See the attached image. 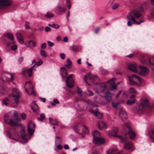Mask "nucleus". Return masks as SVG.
I'll return each instance as SVG.
<instances>
[{
  "label": "nucleus",
  "instance_id": "nucleus-1",
  "mask_svg": "<svg viewBox=\"0 0 154 154\" xmlns=\"http://www.w3.org/2000/svg\"><path fill=\"white\" fill-rule=\"evenodd\" d=\"M122 125V129L125 131V134L127 135L128 134L130 139H134L135 137V133L132 131L129 124L125 122Z\"/></svg>",
  "mask_w": 154,
  "mask_h": 154
},
{
  "label": "nucleus",
  "instance_id": "nucleus-2",
  "mask_svg": "<svg viewBox=\"0 0 154 154\" xmlns=\"http://www.w3.org/2000/svg\"><path fill=\"white\" fill-rule=\"evenodd\" d=\"M143 11V8L142 7H140L139 8L138 11L135 10L129 12L127 16V18L130 19V17H131V19H133V18H134V17L138 18L141 16L140 12Z\"/></svg>",
  "mask_w": 154,
  "mask_h": 154
},
{
  "label": "nucleus",
  "instance_id": "nucleus-3",
  "mask_svg": "<svg viewBox=\"0 0 154 154\" xmlns=\"http://www.w3.org/2000/svg\"><path fill=\"white\" fill-rule=\"evenodd\" d=\"M99 80V79L96 75H92L90 73H89L87 75L85 76V81L88 85L90 84L88 83L87 80H89L91 83L95 84L96 83V82L97 81Z\"/></svg>",
  "mask_w": 154,
  "mask_h": 154
},
{
  "label": "nucleus",
  "instance_id": "nucleus-4",
  "mask_svg": "<svg viewBox=\"0 0 154 154\" xmlns=\"http://www.w3.org/2000/svg\"><path fill=\"white\" fill-rule=\"evenodd\" d=\"M33 86L30 82H27L25 85V91L29 95L33 94L34 96H36V94L33 90Z\"/></svg>",
  "mask_w": 154,
  "mask_h": 154
},
{
  "label": "nucleus",
  "instance_id": "nucleus-5",
  "mask_svg": "<svg viewBox=\"0 0 154 154\" xmlns=\"http://www.w3.org/2000/svg\"><path fill=\"white\" fill-rule=\"evenodd\" d=\"M12 96L14 98V104L15 105L13 106L14 107H16L18 104L19 102V99L20 96V93L19 91L16 88L13 89Z\"/></svg>",
  "mask_w": 154,
  "mask_h": 154
},
{
  "label": "nucleus",
  "instance_id": "nucleus-6",
  "mask_svg": "<svg viewBox=\"0 0 154 154\" xmlns=\"http://www.w3.org/2000/svg\"><path fill=\"white\" fill-rule=\"evenodd\" d=\"M2 76V79L3 81L10 82L14 79L13 75L10 73L3 72Z\"/></svg>",
  "mask_w": 154,
  "mask_h": 154
},
{
  "label": "nucleus",
  "instance_id": "nucleus-7",
  "mask_svg": "<svg viewBox=\"0 0 154 154\" xmlns=\"http://www.w3.org/2000/svg\"><path fill=\"white\" fill-rule=\"evenodd\" d=\"M97 91L96 92L100 94L104 93L105 91L107 89V87L104 83H100L97 84Z\"/></svg>",
  "mask_w": 154,
  "mask_h": 154
},
{
  "label": "nucleus",
  "instance_id": "nucleus-8",
  "mask_svg": "<svg viewBox=\"0 0 154 154\" xmlns=\"http://www.w3.org/2000/svg\"><path fill=\"white\" fill-rule=\"evenodd\" d=\"M35 125L31 121H29L28 125L27 131L29 134L32 135L35 130Z\"/></svg>",
  "mask_w": 154,
  "mask_h": 154
},
{
  "label": "nucleus",
  "instance_id": "nucleus-9",
  "mask_svg": "<svg viewBox=\"0 0 154 154\" xmlns=\"http://www.w3.org/2000/svg\"><path fill=\"white\" fill-rule=\"evenodd\" d=\"M12 4L11 0H0V9H3L10 6Z\"/></svg>",
  "mask_w": 154,
  "mask_h": 154
},
{
  "label": "nucleus",
  "instance_id": "nucleus-10",
  "mask_svg": "<svg viewBox=\"0 0 154 154\" xmlns=\"http://www.w3.org/2000/svg\"><path fill=\"white\" fill-rule=\"evenodd\" d=\"M20 133L22 139L24 140L25 142H27L30 139L29 135L25 133V130L24 128H22L20 131Z\"/></svg>",
  "mask_w": 154,
  "mask_h": 154
},
{
  "label": "nucleus",
  "instance_id": "nucleus-11",
  "mask_svg": "<svg viewBox=\"0 0 154 154\" xmlns=\"http://www.w3.org/2000/svg\"><path fill=\"white\" fill-rule=\"evenodd\" d=\"M72 75V74L69 75L67 78L66 80V85L69 88H72L74 86V81L71 78Z\"/></svg>",
  "mask_w": 154,
  "mask_h": 154
},
{
  "label": "nucleus",
  "instance_id": "nucleus-12",
  "mask_svg": "<svg viewBox=\"0 0 154 154\" xmlns=\"http://www.w3.org/2000/svg\"><path fill=\"white\" fill-rule=\"evenodd\" d=\"M55 11L58 15H61L65 12L66 8L62 7L59 5L55 8Z\"/></svg>",
  "mask_w": 154,
  "mask_h": 154
},
{
  "label": "nucleus",
  "instance_id": "nucleus-13",
  "mask_svg": "<svg viewBox=\"0 0 154 154\" xmlns=\"http://www.w3.org/2000/svg\"><path fill=\"white\" fill-rule=\"evenodd\" d=\"M118 132V128L117 127H113L112 128V131L108 133V135L109 137H118L119 136L116 135Z\"/></svg>",
  "mask_w": 154,
  "mask_h": 154
},
{
  "label": "nucleus",
  "instance_id": "nucleus-14",
  "mask_svg": "<svg viewBox=\"0 0 154 154\" xmlns=\"http://www.w3.org/2000/svg\"><path fill=\"white\" fill-rule=\"evenodd\" d=\"M103 97H105L106 100L108 103H110L112 100V96L111 93L109 91H107L103 93Z\"/></svg>",
  "mask_w": 154,
  "mask_h": 154
},
{
  "label": "nucleus",
  "instance_id": "nucleus-15",
  "mask_svg": "<svg viewBox=\"0 0 154 154\" xmlns=\"http://www.w3.org/2000/svg\"><path fill=\"white\" fill-rule=\"evenodd\" d=\"M122 108L121 107L119 116L121 119L122 122H123L127 119V115L126 112L122 110Z\"/></svg>",
  "mask_w": 154,
  "mask_h": 154
},
{
  "label": "nucleus",
  "instance_id": "nucleus-16",
  "mask_svg": "<svg viewBox=\"0 0 154 154\" xmlns=\"http://www.w3.org/2000/svg\"><path fill=\"white\" fill-rule=\"evenodd\" d=\"M125 148L130 151H133L134 148L133 144L130 142H127L124 145Z\"/></svg>",
  "mask_w": 154,
  "mask_h": 154
},
{
  "label": "nucleus",
  "instance_id": "nucleus-17",
  "mask_svg": "<svg viewBox=\"0 0 154 154\" xmlns=\"http://www.w3.org/2000/svg\"><path fill=\"white\" fill-rule=\"evenodd\" d=\"M93 142L94 144H99L104 143L105 140L103 138L97 137L94 138Z\"/></svg>",
  "mask_w": 154,
  "mask_h": 154
},
{
  "label": "nucleus",
  "instance_id": "nucleus-18",
  "mask_svg": "<svg viewBox=\"0 0 154 154\" xmlns=\"http://www.w3.org/2000/svg\"><path fill=\"white\" fill-rule=\"evenodd\" d=\"M149 101L148 99L145 97H143L141 99V105L142 106L147 107L149 104Z\"/></svg>",
  "mask_w": 154,
  "mask_h": 154
},
{
  "label": "nucleus",
  "instance_id": "nucleus-19",
  "mask_svg": "<svg viewBox=\"0 0 154 154\" xmlns=\"http://www.w3.org/2000/svg\"><path fill=\"white\" fill-rule=\"evenodd\" d=\"M140 72L139 74L142 76H145L149 72L148 68H139Z\"/></svg>",
  "mask_w": 154,
  "mask_h": 154
},
{
  "label": "nucleus",
  "instance_id": "nucleus-20",
  "mask_svg": "<svg viewBox=\"0 0 154 154\" xmlns=\"http://www.w3.org/2000/svg\"><path fill=\"white\" fill-rule=\"evenodd\" d=\"M83 125L81 123H78L74 127V130L77 132L79 133V131L82 129Z\"/></svg>",
  "mask_w": 154,
  "mask_h": 154
},
{
  "label": "nucleus",
  "instance_id": "nucleus-21",
  "mask_svg": "<svg viewBox=\"0 0 154 154\" xmlns=\"http://www.w3.org/2000/svg\"><path fill=\"white\" fill-rule=\"evenodd\" d=\"M16 36L20 44H23L24 41L21 34L20 33L18 32L16 34Z\"/></svg>",
  "mask_w": 154,
  "mask_h": 154
},
{
  "label": "nucleus",
  "instance_id": "nucleus-22",
  "mask_svg": "<svg viewBox=\"0 0 154 154\" xmlns=\"http://www.w3.org/2000/svg\"><path fill=\"white\" fill-rule=\"evenodd\" d=\"M25 45L28 47H35L36 45V42L34 41H29L25 43Z\"/></svg>",
  "mask_w": 154,
  "mask_h": 154
},
{
  "label": "nucleus",
  "instance_id": "nucleus-23",
  "mask_svg": "<svg viewBox=\"0 0 154 154\" xmlns=\"http://www.w3.org/2000/svg\"><path fill=\"white\" fill-rule=\"evenodd\" d=\"M133 111L136 113L140 114L142 112L143 108L140 106H137L133 109Z\"/></svg>",
  "mask_w": 154,
  "mask_h": 154
},
{
  "label": "nucleus",
  "instance_id": "nucleus-24",
  "mask_svg": "<svg viewBox=\"0 0 154 154\" xmlns=\"http://www.w3.org/2000/svg\"><path fill=\"white\" fill-rule=\"evenodd\" d=\"M129 84L131 85H136L137 86H139V85L137 82H135L133 80L131 77L130 76H128Z\"/></svg>",
  "mask_w": 154,
  "mask_h": 154
},
{
  "label": "nucleus",
  "instance_id": "nucleus-25",
  "mask_svg": "<svg viewBox=\"0 0 154 154\" xmlns=\"http://www.w3.org/2000/svg\"><path fill=\"white\" fill-rule=\"evenodd\" d=\"M106 127L105 123L102 121H100L98 122V128L100 129L102 128H106Z\"/></svg>",
  "mask_w": 154,
  "mask_h": 154
},
{
  "label": "nucleus",
  "instance_id": "nucleus-26",
  "mask_svg": "<svg viewBox=\"0 0 154 154\" xmlns=\"http://www.w3.org/2000/svg\"><path fill=\"white\" fill-rule=\"evenodd\" d=\"M120 152H118L116 149H111L108 151L107 154H118Z\"/></svg>",
  "mask_w": 154,
  "mask_h": 154
},
{
  "label": "nucleus",
  "instance_id": "nucleus-27",
  "mask_svg": "<svg viewBox=\"0 0 154 154\" xmlns=\"http://www.w3.org/2000/svg\"><path fill=\"white\" fill-rule=\"evenodd\" d=\"M92 112L94 114L95 116H97L99 119H101L103 118V114L102 113H100L97 110H95L94 111H92Z\"/></svg>",
  "mask_w": 154,
  "mask_h": 154
},
{
  "label": "nucleus",
  "instance_id": "nucleus-28",
  "mask_svg": "<svg viewBox=\"0 0 154 154\" xmlns=\"http://www.w3.org/2000/svg\"><path fill=\"white\" fill-rule=\"evenodd\" d=\"M61 73L63 77H66L67 74V72L66 69V68H60Z\"/></svg>",
  "mask_w": 154,
  "mask_h": 154
},
{
  "label": "nucleus",
  "instance_id": "nucleus-29",
  "mask_svg": "<svg viewBox=\"0 0 154 154\" xmlns=\"http://www.w3.org/2000/svg\"><path fill=\"white\" fill-rule=\"evenodd\" d=\"M33 68H30L29 69H28L26 70H23V74L27 73H28V75L29 77H30L32 76V71L33 70Z\"/></svg>",
  "mask_w": 154,
  "mask_h": 154
},
{
  "label": "nucleus",
  "instance_id": "nucleus-30",
  "mask_svg": "<svg viewBox=\"0 0 154 154\" xmlns=\"http://www.w3.org/2000/svg\"><path fill=\"white\" fill-rule=\"evenodd\" d=\"M49 120L50 123L52 125H58V122L57 121L53 120L51 118H49Z\"/></svg>",
  "mask_w": 154,
  "mask_h": 154
},
{
  "label": "nucleus",
  "instance_id": "nucleus-31",
  "mask_svg": "<svg viewBox=\"0 0 154 154\" xmlns=\"http://www.w3.org/2000/svg\"><path fill=\"white\" fill-rule=\"evenodd\" d=\"M150 137L154 142V130L152 129L149 132Z\"/></svg>",
  "mask_w": 154,
  "mask_h": 154
},
{
  "label": "nucleus",
  "instance_id": "nucleus-32",
  "mask_svg": "<svg viewBox=\"0 0 154 154\" xmlns=\"http://www.w3.org/2000/svg\"><path fill=\"white\" fill-rule=\"evenodd\" d=\"M118 137L121 140V141L122 143L127 142V141L128 139V137H124L121 136H119Z\"/></svg>",
  "mask_w": 154,
  "mask_h": 154
},
{
  "label": "nucleus",
  "instance_id": "nucleus-33",
  "mask_svg": "<svg viewBox=\"0 0 154 154\" xmlns=\"http://www.w3.org/2000/svg\"><path fill=\"white\" fill-rule=\"evenodd\" d=\"M82 131L83 133L85 134H88L89 132L87 128L84 125H83Z\"/></svg>",
  "mask_w": 154,
  "mask_h": 154
},
{
  "label": "nucleus",
  "instance_id": "nucleus-34",
  "mask_svg": "<svg viewBox=\"0 0 154 154\" xmlns=\"http://www.w3.org/2000/svg\"><path fill=\"white\" fill-rule=\"evenodd\" d=\"M131 20H132L133 22V23L136 24L137 25H139L141 23L143 22L144 21L143 20H141L139 22H137L136 21L134 18H133V19Z\"/></svg>",
  "mask_w": 154,
  "mask_h": 154
},
{
  "label": "nucleus",
  "instance_id": "nucleus-35",
  "mask_svg": "<svg viewBox=\"0 0 154 154\" xmlns=\"http://www.w3.org/2000/svg\"><path fill=\"white\" fill-rule=\"evenodd\" d=\"M149 62L150 65L154 66V56L149 58Z\"/></svg>",
  "mask_w": 154,
  "mask_h": 154
},
{
  "label": "nucleus",
  "instance_id": "nucleus-36",
  "mask_svg": "<svg viewBox=\"0 0 154 154\" xmlns=\"http://www.w3.org/2000/svg\"><path fill=\"white\" fill-rule=\"evenodd\" d=\"M92 135L94 137H97L100 136V133L97 131H95L92 133Z\"/></svg>",
  "mask_w": 154,
  "mask_h": 154
},
{
  "label": "nucleus",
  "instance_id": "nucleus-37",
  "mask_svg": "<svg viewBox=\"0 0 154 154\" xmlns=\"http://www.w3.org/2000/svg\"><path fill=\"white\" fill-rule=\"evenodd\" d=\"M8 38L10 40L13 41L14 39V37L13 35L11 33H7L6 35Z\"/></svg>",
  "mask_w": 154,
  "mask_h": 154
},
{
  "label": "nucleus",
  "instance_id": "nucleus-38",
  "mask_svg": "<svg viewBox=\"0 0 154 154\" xmlns=\"http://www.w3.org/2000/svg\"><path fill=\"white\" fill-rule=\"evenodd\" d=\"M54 16V15L53 14L50 12H47L45 15V16L46 17L49 18L52 17Z\"/></svg>",
  "mask_w": 154,
  "mask_h": 154
},
{
  "label": "nucleus",
  "instance_id": "nucleus-39",
  "mask_svg": "<svg viewBox=\"0 0 154 154\" xmlns=\"http://www.w3.org/2000/svg\"><path fill=\"white\" fill-rule=\"evenodd\" d=\"M137 67V64L133 62L129 64L128 67Z\"/></svg>",
  "mask_w": 154,
  "mask_h": 154
},
{
  "label": "nucleus",
  "instance_id": "nucleus-40",
  "mask_svg": "<svg viewBox=\"0 0 154 154\" xmlns=\"http://www.w3.org/2000/svg\"><path fill=\"white\" fill-rule=\"evenodd\" d=\"M10 116V113H7L5 114L4 116V121L5 122H7L8 119L9 118V116Z\"/></svg>",
  "mask_w": 154,
  "mask_h": 154
},
{
  "label": "nucleus",
  "instance_id": "nucleus-41",
  "mask_svg": "<svg viewBox=\"0 0 154 154\" xmlns=\"http://www.w3.org/2000/svg\"><path fill=\"white\" fill-rule=\"evenodd\" d=\"M8 124L11 126H13L16 125L17 123L16 122H14L12 119H10L9 120V122L8 123Z\"/></svg>",
  "mask_w": 154,
  "mask_h": 154
},
{
  "label": "nucleus",
  "instance_id": "nucleus-42",
  "mask_svg": "<svg viewBox=\"0 0 154 154\" xmlns=\"http://www.w3.org/2000/svg\"><path fill=\"white\" fill-rule=\"evenodd\" d=\"M40 54L43 57H45L47 56V55L44 50H41L40 52Z\"/></svg>",
  "mask_w": 154,
  "mask_h": 154
},
{
  "label": "nucleus",
  "instance_id": "nucleus-43",
  "mask_svg": "<svg viewBox=\"0 0 154 154\" xmlns=\"http://www.w3.org/2000/svg\"><path fill=\"white\" fill-rule=\"evenodd\" d=\"M45 118V116L44 114H42L40 115L39 118H38V119L39 121L42 122Z\"/></svg>",
  "mask_w": 154,
  "mask_h": 154
},
{
  "label": "nucleus",
  "instance_id": "nucleus-44",
  "mask_svg": "<svg viewBox=\"0 0 154 154\" xmlns=\"http://www.w3.org/2000/svg\"><path fill=\"white\" fill-rule=\"evenodd\" d=\"M129 92L130 93H134L135 94H138V93L137 91L135 90V89L133 88H130L129 89Z\"/></svg>",
  "mask_w": 154,
  "mask_h": 154
},
{
  "label": "nucleus",
  "instance_id": "nucleus-45",
  "mask_svg": "<svg viewBox=\"0 0 154 154\" xmlns=\"http://www.w3.org/2000/svg\"><path fill=\"white\" fill-rule=\"evenodd\" d=\"M48 25L49 26H50L53 28H55L56 29H58L60 27V26L57 24H48Z\"/></svg>",
  "mask_w": 154,
  "mask_h": 154
},
{
  "label": "nucleus",
  "instance_id": "nucleus-46",
  "mask_svg": "<svg viewBox=\"0 0 154 154\" xmlns=\"http://www.w3.org/2000/svg\"><path fill=\"white\" fill-rule=\"evenodd\" d=\"M12 134L10 131H8L7 132V136L10 139H13L14 140H17L16 139L13 138L11 137Z\"/></svg>",
  "mask_w": 154,
  "mask_h": 154
},
{
  "label": "nucleus",
  "instance_id": "nucleus-47",
  "mask_svg": "<svg viewBox=\"0 0 154 154\" xmlns=\"http://www.w3.org/2000/svg\"><path fill=\"white\" fill-rule=\"evenodd\" d=\"M43 63V62L42 61H39L38 62L36 63L35 64H34L32 66V67H34L35 65L36 66H39L40 65H42Z\"/></svg>",
  "mask_w": 154,
  "mask_h": 154
},
{
  "label": "nucleus",
  "instance_id": "nucleus-48",
  "mask_svg": "<svg viewBox=\"0 0 154 154\" xmlns=\"http://www.w3.org/2000/svg\"><path fill=\"white\" fill-rule=\"evenodd\" d=\"M119 5L118 3H115L112 6V8L113 10L116 9L119 7Z\"/></svg>",
  "mask_w": 154,
  "mask_h": 154
},
{
  "label": "nucleus",
  "instance_id": "nucleus-49",
  "mask_svg": "<svg viewBox=\"0 0 154 154\" xmlns=\"http://www.w3.org/2000/svg\"><path fill=\"white\" fill-rule=\"evenodd\" d=\"M115 79V78H113L112 79L109 80L107 82L108 83H110L111 85H114L115 84L114 80Z\"/></svg>",
  "mask_w": 154,
  "mask_h": 154
},
{
  "label": "nucleus",
  "instance_id": "nucleus-50",
  "mask_svg": "<svg viewBox=\"0 0 154 154\" xmlns=\"http://www.w3.org/2000/svg\"><path fill=\"white\" fill-rule=\"evenodd\" d=\"M54 102H52L51 104L53 106H55L56 105V104H58L59 102L57 99H54L53 100Z\"/></svg>",
  "mask_w": 154,
  "mask_h": 154
},
{
  "label": "nucleus",
  "instance_id": "nucleus-51",
  "mask_svg": "<svg viewBox=\"0 0 154 154\" xmlns=\"http://www.w3.org/2000/svg\"><path fill=\"white\" fill-rule=\"evenodd\" d=\"M67 64L66 65V66L67 67H71L72 66V63L71 61L69 60V59L67 60Z\"/></svg>",
  "mask_w": 154,
  "mask_h": 154
},
{
  "label": "nucleus",
  "instance_id": "nucleus-52",
  "mask_svg": "<svg viewBox=\"0 0 154 154\" xmlns=\"http://www.w3.org/2000/svg\"><path fill=\"white\" fill-rule=\"evenodd\" d=\"M135 100H128L127 102V103L128 105H131L132 104L134 103H135Z\"/></svg>",
  "mask_w": 154,
  "mask_h": 154
},
{
  "label": "nucleus",
  "instance_id": "nucleus-53",
  "mask_svg": "<svg viewBox=\"0 0 154 154\" xmlns=\"http://www.w3.org/2000/svg\"><path fill=\"white\" fill-rule=\"evenodd\" d=\"M9 101V99L5 97V99H3V103L6 106H7L8 105V103H7V101Z\"/></svg>",
  "mask_w": 154,
  "mask_h": 154
},
{
  "label": "nucleus",
  "instance_id": "nucleus-54",
  "mask_svg": "<svg viewBox=\"0 0 154 154\" xmlns=\"http://www.w3.org/2000/svg\"><path fill=\"white\" fill-rule=\"evenodd\" d=\"M131 71L135 72V73H137L138 71L137 69V68H128Z\"/></svg>",
  "mask_w": 154,
  "mask_h": 154
},
{
  "label": "nucleus",
  "instance_id": "nucleus-55",
  "mask_svg": "<svg viewBox=\"0 0 154 154\" xmlns=\"http://www.w3.org/2000/svg\"><path fill=\"white\" fill-rule=\"evenodd\" d=\"M88 94H87V93L85 92H83L80 95V96L83 98H86L87 97Z\"/></svg>",
  "mask_w": 154,
  "mask_h": 154
},
{
  "label": "nucleus",
  "instance_id": "nucleus-56",
  "mask_svg": "<svg viewBox=\"0 0 154 154\" xmlns=\"http://www.w3.org/2000/svg\"><path fill=\"white\" fill-rule=\"evenodd\" d=\"M112 86L111 87H110L109 88L110 89L111 91H112L114 90H116V87L115 84L113 85H112Z\"/></svg>",
  "mask_w": 154,
  "mask_h": 154
},
{
  "label": "nucleus",
  "instance_id": "nucleus-57",
  "mask_svg": "<svg viewBox=\"0 0 154 154\" xmlns=\"http://www.w3.org/2000/svg\"><path fill=\"white\" fill-rule=\"evenodd\" d=\"M127 19L128 20V21L127 23V25L128 26H130L132 25V23L131 21V20H132L131 17H130V19H129L128 18Z\"/></svg>",
  "mask_w": 154,
  "mask_h": 154
},
{
  "label": "nucleus",
  "instance_id": "nucleus-58",
  "mask_svg": "<svg viewBox=\"0 0 154 154\" xmlns=\"http://www.w3.org/2000/svg\"><path fill=\"white\" fill-rule=\"evenodd\" d=\"M82 102L83 103H86L87 104H89L90 103V100H86L84 99H81Z\"/></svg>",
  "mask_w": 154,
  "mask_h": 154
},
{
  "label": "nucleus",
  "instance_id": "nucleus-59",
  "mask_svg": "<svg viewBox=\"0 0 154 154\" xmlns=\"http://www.w3.org/2000/svg\"><path fill=\"white\" fill-rule=\"evenodd\" d=\"M25 28L27 29H29V28L30 27L29 26V23L28 22H25Z\"/></svg>",
  "mask_w": 154,
  "mask_h": 154
},
{
  "label": "nucleus",
  "instance_id": "nucleus-60",
  "mask_svg": "<svg viewBox=\"0 0 154 154\" xmlns=\"http://www.w3.org/2000/svg\"><path fill=\"white\" fill-rule=\"evenodd\" d=\"M72 50L74 52H77L78 50V48L77 47L73 46L72 47Z\"/></svg>",
  "mask_w": 154,
  "mask_h": 154
},
{
  "label": "nucleus",
  "instance_id": "nucleus-61",
  "mask_svg": "<svg viewBox=\"0 0 154 154\" xmlns=\"http://www.w3.org/2000/svg\"><path fill=\"white\" fill-rule=\"evenodd\" d=\"M13 117H14L16 119H18V113L17 112H15L14 113V115H13Z\"/></svg>",
  "mask_w": 154,
  "mask_h": 154
},
{
  "label": "nucleus",
  "instance_id": "nucleus-62",
  "mask_svg": "<svg viewBox=\"0 0 154 154\" xmlns=\"http://www.w3.org/2000/svg\"><path fill=\"white\" fill-rule=\"evenodd\" d=\"M48 46L50 47H52L54 45V43L50 41H48Z\"/></svg>",
  "mask_w": 154,
  "mask_h": 154
},
{
  "label": "nucleus",
  "instance_id": "nucleus-63",
  "mask_svg": "<svg viewBox=\"0 0 154 154\" xmlns=\"http://www.w3.org/2000/svg\"><path fill=\"white\" fill-rule=\"evenodd\" d=\"M148 108L149 109H152L154 107V103H151V104L148 106Z\"/></svg>",
  "mask_w": 154,
  "mask_h": 154
},
{
  "label": "nucleus",
  "instance_id": "nucleus-64",
  "mask_svg": "<svg viewBox=\"0 0 154 154\" xmlns=\"http://www.w3.org/2000/svg\"><path fill=\"white\" fill-rule=\"evenodd\" d=\"M21 117L23 120H25L26 118V115L25 113H22L21 114Z\"/></svg>",
  "mask_w": 154,
  "mask_h": 154
}]
</instances>
